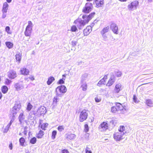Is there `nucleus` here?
<instances>
[{"mask_svg": "<svg viewBox=\"0 0 153 153\" xmlns=\"http://www.w3.org/2000/svg\"><path fill=\"white\" fill-rule=\"evenodd\" d=\"M7 76L10 79H13L17 77V74L15 71L13 70H11L7 73Z\"/></svg>", "mask_w": 153, "mask_h": 153, "instance_id": "obj_10", "label": "nucleus"}, {"mask_svg": "<svg viewBox=\"0 0 153 153\" xmlns=\"http://www.w3.org/2000/svg\"><path fill=\"white\" fill-rule=\"evenodd\" d=\"M118 131V132L115 133L113 135L114 139L116 141H120L123 139L126 133L125 127L124 126H120Z\"/></svg>", "mask_w": 153, "mask_h": 153, "instance_id": "obj_1", "label": "nucleus"}, {"mask_svg": "<svg viewBox=\"0 0 153 153\" xmlns=\"http://www.w3.org/2000/svg\"><path fill=\"white\" fill-rule=\"evenodd\" d=\"M74 23L76 24L77 27L79 29H82L86 24L81 19H77L74 21Z\"/></svg>", "mask_w": 153, "mask_h": 153, "instance_id": "obj_6", "label": "nucleus"}, {"mask_svg": "<svg viewBox=\"0 0 153 153\" xmlns=\"http://www.w3.org/2000/svg\"><path fill=\"white\" fill-rule=\"evenodd\" d=\"M9 148L10 150H12L13 149V144L11 143H10L9 146Z\"/></svg>", "mask_w": 153, "mask_h": 153, "instance_id": "obj_55", "label": "nucleus"}, {"mask_svg": "<svg viewBox=\"0 0 153 153\" xmlns=\"http://www.w3.org/2000/svg\"><path fill=\"white\" fill-rule=\"evenodd\" d=\"M66 139L69 140H74L76 137V135L74 134L70 133L67 134L65 135Z\"/></svg>", "mask_w": 153, "mask_h": 153, "instance_id": "obj_18", "label": "nucleus"}, {"mask_svg": "<svg viewBox=\"0 0 153 153\" xmlns=\"http://www.w3.org/2000/svg\"><path fill=\"white\" fill-rule=\"evenodd\" d=\"M116 107L119 110H122L123 109V107L122 105L120 103H116Z\"/></svg>", "mask_w": 153, "mask_h": 153, "instance_id": "obj_30", "label": "nucleus"}, {"mask_svg": "<svg viewBox=\"0 0 153 153\" xmlns=\"http://www.w3.org/2000/svg\"><path fill=\"white\" fill-rule=\"evenodd\" d=\"M81 87L82 88V90L85 91H86L87 88V85L86 82H81Z\"/></svg>", "mask_w": 153, "mask_h": 153, "instance_id": "obj_23", "label": "nucleus"}, {"mask_svg": "<svg viewBox=\"0 0 153 153\" xmlns=\"http://www.w3.org/2000/svg\"><path fill=\"white\" fill-rule=\"evenodd\" d=\"M48 125V124L47 123H43L41 125V128L44 130H45V128L47 127Z\"/></svg>", "mask_w": 153, "mask_h": 153, "instance_id": "obj_43", "label": "nucleus"}, {"mask_svg": "<svg viewBox=\"0 0 153 153\" xmlns=\"http://www.w3.org/2000/svg\"><path fill=\"white\" fill-rule=\"evenodd\" d=\"M71 30L72 32H76V30H77L76 26L75 25L72 26L71 27Z\"/></svg>", "mask_w": 153, "mask_h": 153, "instance_id": "obj_40", "label": "nucleus"}, {"mask_svg": "<svg viewBox=\"0 0 153 153\" xmlns=\"http://www.w3.org/2000/svg\"><path fill=\"white\" fill-rule=\"evenodd\" d=\"M21 54L20 53L16 54V58L17 61H19V62L21 60Z\"/></svg>", "mask_w": 153, "mask_h": 153, "instance_id": "obj_35", "label": "nucleus"}, {"mask_svg": "<svg viewBox=\"0 0 153 153\" xmlns=\"http://www.w3.org/2000/svg\"><path fill=\"white\" fill-rule=\"evenodd\" d=\"M62 76L63 77L61 79H63V80L64 81L65 80V74H64L62 75Z\"/></svg>", "mask_w": 153, "mask_h": 153, "instance_id": "obj_58", "label": "nucleus"}, {"mask_svg": "<svg viewBox=\"0 0 153 153\" xmlns=\"http://www.w3.org/2000/svg\"><path fill=\"white\" fill-rule=\"evenodd\" d=\"M136 99H137V97L135 95H134L133 96V100L135 102H136Z\"/></svg>", "mask_w": 153, "mask_h": 153, "instance_id": "obj_57", "label": "nucleus"}, {"mask_svg": "<svg viewBox=\"0 0 153 153\" xmlns=\"http://www.w3.org/2000/svg\"><path fill=\"white\" fill-rule=\"evenodd\" d=\"M57 132L56 131H53L52 132V139H54L56 134Z\"/></svg>", "mask_w": 153, "mask_h": 153, "instance_id": "obj_45", "label": "nucleus"}, {"mask_svg": "<svg viewBox=\"0 0 153 153\" xmlns=\"http://www.w3.org/2000/svg\"><path fill=\"white\" fill-rule=\"evenodd\" d=\"M2 97V94L0 92V99H1Z\"/></svg>", "mask_w": 153, "mask_h": 153, "instance_id": "obj_63", "label": "nucleus"}, {"mask_svg": "<svg viewBox=\"0 0 153 153\" xmlns=\"http://www.w3.org/2000/svg\"><path fill=\"white\" fill-rule=\"evenodd\" d=\"M88 76V74L85 73L83 74L81 77V82H86L85 81L86 79Z\"/></svg>", "mask_w": 153, "mask_h": 153, "instance_id": "obj_22", "label": "nucleus"}, {"mask_svg": "<svg viewBox=\"0 0 153 153\" xmlns=\"http://www.w3.org/2000/svg\"><path fill=\"white\" fill-rule=\"evenodd\" d=\"M21 108V105L20 103L16 102L14 106L12 108L10 114L15 116L19 111Z\"/></svg>", "mask_w": 153, "mask_h": 153, "instance_id": "obj_5", "label": "nucleus"}, {"mask_svg": "<svg viewBox=\"0 0 153 153\" xmlns=\"http://www.w3.org/2000/svg\"><path fill=\"white\" fill-rule=\"evenodd\" d=\"M36 141V138L35 137L32 138L30 140V142L32 144H34Z\"/></svg>", "mask_w": 153, "mask_h": 153, "instance_id": "obj_38", "label": "nucleus"}, {"mask_svg": "<svg viewBox=\"0 0 153 153\" xmlns=\"http://www.w3.org/2000/svg\"><path fill=\"white\" fill-rule=\"evenodd\" d=\"M10 125L8 124L5 127L4 131L3 132L5 133H7L9 130V128L10 126Z\"/></svg>", "mask_w": 153, "mask_h": 153, "instance_id": "obj_37", "label": "nucleus"}, {"mask_svg": "<svg viewBox=\"0 0 153 153\" xmlns=\"http://www.w3.org/2000/svg\"><path fill=\"white\" fill-rule=\"evenodd\" d=\"M8 4L6 2H4L3 5V9L2 10V11L3 12L7 13V10L8 9Z\"/></svg>", "mask_w": 153, "mask_h": 153, "instance_id": "obj_21", "label": "nucleus"}, {"mask_svg": "<svg viewBox=\"0 0 153 153\" xmlns=\"http://www.w3.org/2000/svg\"><path fill=\"white\" fill-rule=\"evenodd\" d=\"M115 74L117 77H119L121 76L122 74V72L120 71H118L116 72Z\"/></svg>", "mask_w": 153, "mask_h": 153, "instance_id": "obj_41", "label": "nucleus"}, {"mask_svg": "<svg viewBox=\"0 0 153 153\" xmlns=\"http://www.w3.org/2000/svg\"><path fill=\"white\" fill-rule=\"evenodd\" d=\"M23 133L25 135H26L27 133V130H24V131L23 132Z\"/></svg>", "mask_w": 153, "mask_h": 153, "instance_id": "obj_60", "label": "nucleus"}, {"mask_svg": "<svg viewBox=\"0 0 153 153\" xmlns=\"http://www.w3.org/2000/svg\"><path fill=\"white\" fill-rule=\"evenodd\" d=\"M92 27L91 26H88L84 30L83 33L84 36H87L92 31Z\"/></svg>", "mask_w": 153, "mask_h": 153, "instance_id": "obj_16", "label": "nucleus"}, {"mask_svg": "<svg viewBox=\"0 0 153 153\" xmlns=\"http://www.w3.org/2000/svg\"><path fill=\"white\" fill-rule=\"evenodd\" d=\"M27 126H25L24 127V130H27Z\"/></svg>", "mask_w": 153, "mask_h": 153, "instance_id": "obj_64", "label": "nucleus"}, {"mask_svg": "<svg viewBox=\"0 0 153 153\" xmlns=\"http://www.w3.org/2000/svg\"><path fill=\"white\" fill-rule=\"evenodd\" d=\"M63 79H60L58 81V83L59 84H62L64 83V81L63 80Z\"/></svg>", "mask_w": 153, "mask_h": 153, "instance_id": "obj_52", "label": "nucleus"}, {"mask_svg": "<svg viewBox=\"0 0 153 153\" xmlns=\"http://www.w3.org/2000/svg\"><path fill=\"white\" fill-rule=\"evenodd\" d=\"M19 142L21 145L23 146H24V143L25 142V140L24 138L21 137L19 139Z\"/></svg>", "mask_w": 153, "mask_h": 153, "instance_id": "obj_36", "label": "nucleus"}, {"mask_svg": "<svg viewBox=\"0 0 153 153\" xmlns=\"http://www.w3.org/2000/svg\"><path fill=\"white\" fill-rule=\"evenodd\" d=\"M102 35V36L103 39L104 40H106L107 38V36L106 35L105 33H101Z\"/></svg>", "mask_w": 153, "mask_h": 153, "instance_id": "obj_48", "label": "nucleus"}, {"mask_svg": "<svg viewBox=\"0 0 153 153\" xmlns=\"http://www.w3.org/2000/svg\"><path fill=\"white\" fill-rule=\"evenodd\" d=\"M44 134V131L42 130H40L38 134H37V137L38 138H42Z\"/></svg>", "mask_w": 153, "mask_h": 153, "instance_id": "obj_32", "label": "nucleus"}, {"mask_svg": "<svg viewBox=\"0 0 153 153\" xmlns=\"http://www.w3.org/2000/svg\"><path fill=\"white\" fill-rule=\"evenodd\" d=\"M107 75H105L103 78H102V79H104V80H105H105L107 79Z\"/></svg>", "mask_w": 153, "mask_h": 153, "instance_id": "obj_61", "label": "nucleus"}, {"mask_svg": "<svg viewBox=\"0 0 153 153\" xmlns=\"http://www.w3.org/2000/svg\"><path fill=\"white\" fill-rule=\"evenodd\" d=\"M110 28L114 33L118 34V28L116 24L112 23L110 26Z\"/></svg>", "mask_w": 153, "mask_h": 153, "instance_id": "obj_13", "label": "nucleus"}, {"mask_svg": "<svg viewBox=\"0 0 153 153\" xmlns=\"http://www.w3.org/2000/svg\"><path fill=\"white\" fill-rule=\"evenodd\" d=\"M5 31L8 34H11V33L10 31V27L9 26H7L5 28Z\"/></svg>", "mask_w": 153, "mask_h": 153, "instance_id": "obj_46", "label": "nucleus"}, {"mask_svg": "<svg viewBox=\"0 0 153 153\" xmlns=\"http://www.w3.org/2000/svg\"><path fill=\"white\" fill-rule=\"evenodd\" d=\"M95 14V13L94 12L91 13L88 16L86 15H83L82 16V18L83 19L82 20V21L84 22L85 24H87L94 16Z\"/></svg>", "mask_w": 153, "mask_h": 153, "instance_id": "obj_9", "label": "nucleus"}, {"mask_svg": "<svg viewBox=\"0 0 153 153\" xmlns=\"http://www.w3.org/2000/svg\"><path fill=\"white\" fill-rule=\"evenodd\" d=\"M10 123L8 124H9V125L11 126L12 123L15 120V116L11 114H10Z\"/></svg>", "mask_w": 153, "mask_h": 153, "instance_id": "obj_29", "label": "nucleus"}, {"mask_svg": "<svg viewBox=\"0 0 153 153\" xmlns=\"http://www.w3.org/2000/svg\"><path fill=\"white\" fill-rule=\"evenodd\" d=\"M8 90V88L6 86H4L1 88V91L4 94H5L7 93Z\"/></svg>", "mask_w": 153, "mask_h": 153, "instance_id": "obj_33", "label": "nucleus"}, {"mask_svg": "<svg viewBox=\"0 0 153 153\" xmlns=\"http://www.w3.org/2000/svg\"><path fill=\"white\" fill-rule=\"evenodd\" d=\"M93 6L91 3L88 2L85 4V6L83 7L82 12L83 13H88L93 10Z\"/></svg>", "mask_w": 153, "mask_h": 153, "instance_id": "obj_4", "label": "nucleus"}, {"mask_svg": "<svg viewBox=\"0 0 153 153\" xmlns=\"http://www.w3.org/2000/svg\"><path fill=\"white\" fill-rule=\"evenodd\" d=\"M145 100L146 104L147 106L150 107L152 106L153 102L151 99H146Z\"/></svg>", "mask_w": 153, "mask_h": 153, "instance_id": "obj_26", "label": "nucleus"}, {"mask_svg": "<svg viewBox=\"0 0 153 153\" xmlns=\"http://www.w3.org/2000/svg\"><path fill=\"white\" fill-rule=\"evenodd\" d=\"M111 111L112 112L115 113L118 110L116 106H113L111 107Z\"/></svg>", "mask_w": 153, "mask_h": 153, "instance_id": "obj_42", "label": "nucleus"}, {"mask_svg": "<svg viewBox=\"0 0 153 153\" xmlns=\"http://www.w3.org/2000/svg\"><path fill=\"white\" fill-rule=\"evenodd\" d=\"M105 81L104 79H101L98 82L97 84V85L101 87L102 85H105Z\"/></svg>", "mask_w": 153, "mask_h": 153, "instance_id": "obj_31", "label": "nucleus"}, {"mask_svg": "<svg viewBox=\"0 0 153 153\" xmlns=\"http://www.w3.org/2000/svg\"><path fill=\"white\" fill-rule=\"evenodd\" d=\"M122 90V85L120 83H118L116 85L114 91L116 93H118Z\"/></svg>", "mask_w": 153, "mask_h": 153, "instance_id": "obj_19", "label": "nucleus"}, {"mask_svg": "<svg viewBox=\"0 0 153 153\" xmlns=\"http://www.w3.org/2000/svg\"><path fill=\"white\" fill-rule=\"evenodd\" d=\"M3 13L2 16V18L3 19L4 18L6 17V13L5 12H3Z\"/></svg>", "mask_w": 153, "mask_h": 153, "instance_id": "obj_56", "label": "nucleus"}, {"mask_svg": "<svg viewBox=\"0 0 153 153\" xmlns=\"http://www.w3.org/2000/svg\"><path fill=\"white\" fill-rule=\"evenodd\" d=\"M54 80V78L53 76H51L48 78V80L47 82V83L48 85H50Z\"/></svg>", "mask_w": 153, "mask_h": 153, "instance_id": "obj_24", "label": "nucleus"}, {"mask_svg": "<svg viewBox=\"0 0 153 153\" xmlns=\"http://www.w3.org/2000/svg\"><path fill=\"white\" fill-rule=\"evenodd\" d=\"M57 128L59 131L61 132L64 129V127L63 126H60L58 127Z\"/></svg>", "mask_w": 153, "mask_h": 153, "instance_id": "obj_44", "label": "nucleus"}, {"mask_svg": "<svg viewBox=\"0 0 153 153\" xmlns=\"http://www.w3.org/2000/svg\"><path fill=\"white\" fill-rule=\"evenodd\" d=\"M95 100L96 102H98L101 101V99L100 98H98L97 97L95 98Z\"/></svg>", "mask_w": 153, "mask_h": 153, "instance_id": "obj_51", "label": "nucleus"}, {"mask_svg": "<svg viewBox=\"0 0 153 153\" xmlns=\"http://www.w3.org/2000/svg\"><path fill=\"white\" fill-rule=\"evenodd\" d=\"M11 82L10 80L8 79H7L5 80V84L7 85H9Z\"/></svg>", "mask_w": 153, "mask_h": 153, "instance_id": "obj_50", "label": "nucleus"}, {"mask_svg": "<svg viewBox=\"0 0 153 153\" xmlns=\"http://www.w3.org/2000/svg\"><path fill=\"white\" fill-rule=\"evenodd\" d=\"M101 131H105L108 128L107 123L105 122L102 123L99 126Z\"/></svg>", "mask_w": 153, "mask_h": 153, "instance_id": "obj_15", "label": "nucleus"}, {"mask_svg": "<svg viewBox=\"0 0 153 153\" xmlns=\"http://www.w3.org/2000/svg\"><path fill=\"white\" fill-rule=\"evenodd\" d=\"M5 44L7 47L9 49L11 48L13 46V44L10 42H6Z\"/></svg>", "mask_w": 153, "mask_h": 153, "instance_id": "obj_34", "label": "nucleus"}, {"mask_svg": "<svg viewBox=\"0 0 153 153\" xmlns=\"http://www.w3.org/2000/svg\"><path fill=\"white\" fill-rule=\"evenodd\" d=\"M33 107V106L30 103H28L27 104V110L28 111H30Z\"/></svg>", "mask_w": 153, "mask_h": 153, "instance_id": "obj_39", "label": "nucleus"}, {"mask_svg": "<svg viewBox=\"0 0 153 153\" xmlns=\"http://www.w3.org/2000/svg\"><path fill=\"white\" fill-rule=\"evenodd\" d=\"M91 151L90 150V149L87 146L85 149V151Z\"/></svg>", "mask_w": 153, "mask_h": 153, "instance_id": "obj_59", "label": "nucleus"}, {"mask_svg": "<svg viewBox=\"0 0 153 153\" xmlns=\"http://www.w3.org/2000/svg\"><path fill=\"white\" fill-rule=\"evenodd\" d=\"M109 30V26H107L105 27L101 31V33H105L108 32Z\"/></svg>", "mask_w": 153, "mask_h": 153, "instance_id": "obj_27", "label": "nucleus"}, {"mask_svg": "<svg viewBox=\"0 0 153 153\" xmlns=\"http://www.w3.org/2000/svg\"><path fill=\"white\" fill-rule=\"evenodd\" d=\"M88 111L85 109L83 110L81 112L79 116V121L82 122L87 118L88 114Z\"/></svg>", "mask_w": 153, "mask_h": 153, "instance_id": "obj_7", "label": "nucleus"}, {"mask_svg": "<svg viewBox=\"0 0 153 153\" xmlns=\"http://www.w3.org/2000/svg\"><path fill=\"white\" fill-rule=\"evenodd\" d=\"M28 24L24 32L25 35L26 36H30L32 30L33 24L32 22L29 21L28 22Z\"/></svg>", "mask_w": 153, "mask_h": 153, "instance_id": "obj_3", "label": "nucleus"}, {"mask_svg": "<svg viewBox=\"0 0 153 153\" xmlns=\"http://www.w3.org/2000/svg\"><path fill=\"white\" fill-rule=\"evenodd\" d=\"M138 2L137 1H132L128 5V8L130 10H136L138 5Z\"/></svg>", "mask_w": 153, "mask_h": 153, "instance_id": "obj_8", "label": "nucleus"}, {"mask_svg": "<svg viewBox=\"0 0 153 153\" xmlns=\"http://www.w3.org/2000/svg\"><path fill=\"white\" fill-rule=\"evenodd\" d=\"M66 91V88L64 85L58 86L56 89V95L61 97Z\"/></svg>", "mask_w": 153, "mask_h": 153, "instance_id": "obj_2", "label": "nucleus"}, {"mask_svg": "<svg viewBox=\"0 0 153 153\" xmlns=\"http://www.w3.org/2000/svg\"><path fill=\"white\" fill-rule=\"evenodd\" d=\"M14 86L16 90L17 91H19L24 88V85L22 84L19 83H16L14 84Z\"/></svg>", "mask_w": 153, "mask_h": 153, "instance_id": "obj_14", "label": "nucleus"}, {"mask_svg": "<svg viewBox=\"0 0 153 153\" xmlns=\"http://www.w3.org/2000/svg\"><path fill=\"white\" fill-rule=\"evenodd\" d=\"M94 4L96 5L95 7L97 8H99L102 7L104 4V0H94Z\"/></svg>", "mask_w": 153, "mask_h": 153, "instance_id": "obj_12", "label": "nucleus"}, {"mask_svg": "<svg viewBox=\"0 0 153 153\" xmlns=\"http://www.w3.org/2000/svg\"><path fill=\"white\" fill-rule=\"evenodd\" d=\"M46 112V109L45 107L43 106H41L39 108L37 111V114L36 115H41L42 114H44ZM36 113L34 114H36Z\"/></svg>", "mask_w": 153, "mask_h": 153, "instance_id": "obj_11", "label": "nucleus"}, {"mask_svg": "<svg viewBox=\"0 0 153 153\" xmlns=\"http://www.w3.org/2000/svg\"><path fill=\"white\" fill-rule=\"evenodd\" d=\"M58 97H60L56 95V96L54 97L53 99V103L54 105H56L57 104V102H59V98H58Z\"/></svg>", "mask_w": 153, "mask_h": 153, "instance_id": "obj_28", "label": "nucleus"}, {"mask_svg": "<svg viewBox=\"0 0 153 153\" xmlns=\"http://www.w3.org/2000/svg\"><path fill=\"white\" fill-rule=\"evenodd\" d=\"M62 153H69V152L66 149H63L62 151Z\"/></svg>", "mask_w": 153, "mask_h": 153, "instance_id": "obj_54", "label": "nucleus"}, {"mask_svg": "<svg viewBox=\"0 0 153 153\" xmlns=\"http://www.w3.org/2000/svg\"><path fill=\"white\" fill-rule=\"evenodd\" d=\"M115 81V79L114 77H111L109 79L106 85L110 86L111 85L114 83Z\"/></svg>", "mask_w": 153, "mask_h": 153, "instance_id": "obj_20", "label": "nucleus"}, {"mask_svg": "<svg viewBox=\"0 0 153 153\" xmlns=\"http://www.w3.org/2000/svg\"><path fill=\"white\" fill-rule=\"evenodd\" d=\"M77 43V41H72L71 42L72 45L73 46H75L76 45Z\"/></svg>", "mask_w": 153, "mask_h": 153, "instance_id": "obj_49", "label": "nucleus"}, {"mask_svg": "<svg viewBox=\"0 0 153 153\" xmlns=\"http://www.w3.org/2000/svg\"><path fill=\"white\" fill-rule=\"evenodd\" d=\"M84 131L85 132H87L89 130L88 126L87 124H86L84 126Z\"/></svg>", "mask_w": 153, "mask_h": 153, "instance_id": "obj_47", "label": "nucleus"}, {"mask_svg": "<svg viewBox=\"0 0 153 153\" xmlns=\"http://www.w3.org/2000/svg\"><path fill=\"white\" fill-rule=\"evenodd\" d=\"M20 72L21 74L24 75H28L29 73V71L25 67L21 68L20 70Z\"/></svg>", "mask_w": 153, "mask_h": 153, "instance_id": "obj_17", "label": "nucleus"}, {"mask_svg": "<svg viewBox=\"0 0 153 153\" xmlns=\"http://www.w3.org/2000/svg\"><path fill=\"white\" fill-rule=\"evenodd\" d=\"M85 153H92V152L91 151H85Z\"/></svg>", "mask_w": 153, "mask_h": 153, "instance_id": "obj_62", "label": "nucleus"}, {"mask_svg": "<svg viewBox=\"0 0 153 153\" xmlns=\"http://www.w3.org/2000/svg\"><path fill=\"white\" fill-rule=\"evenodd\" d=\"M25 118V115H24L23 113H20L18 117V119L20 124L22 123Z\"/></svg>", "mask_w": 153, "mask_h": 153, "instance_id": "obj_25", "label": "nucleus"}, {"mask_svg": "<svg viewBox=\"0 0 153 153\" xmlns=\"http://www.w3.org/2000/svg\"><path fill=\"white\" fill-rule=\"evenodd\" d=\"M29 78L32 81H33L35 79L34 76L32 75L30 76Z\"/></svg>", "mask_w": 153, "mask_h": 153, "instance_id": "obj_53", "label": "nucleus"}]
</instances>
